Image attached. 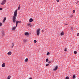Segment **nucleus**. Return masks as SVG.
Returning <instances> with one entry per match:
<instances>
[{"mask_svg":"<svg viewBox=\"0 0 79 79\" xmlns=\"http://www.w3.org/2000/svg\"><path fill=\"white\" fill-rule=\"evenodd\" d=\"M18 9H17L14 12V16L13 17L12 20L13 22L14 23L16 22V17H17V11Z\"/></svg>","mask_w":79,"mask_h":79,"instance_id":"obj_1","label":"nucleus"},{"mask_svg":"<svg viewBox=\"0 0 79 79\" xmlns=\"http://www.w3.org/2000/svg\"><path fill=\"white\" fill-rule=\"evenodd\" d=\"M40 29L39 28L36 31L37 35H39L40 34Z\"/></svg>","mask_w":79,"mask_h":79,"instance_id":"obj_2","label":"nucleus"},{"mask_svg":"<svg viewBox=\"0 0 79 79\" xmlns=\"http://www.w3.org/2000/svg\"><path fill=\"white\" fill-rule=\"evenodd\" d=\"M6 2V0H4L2 2V3L1 4V5H3Z\"/></svg>","mask_w":79,"mask_h":79,"instance_id":"obj_3","label":"nucleus"},{"mask_svg":"<svg viewBox=\"0 0 79 79\" xmlns=\"http://www.w3.org/2000/svg\"><path fill=\"white\" fill-rule=\"evenodd\" d=\"M18 23L21 24V21H16V27L18 26Z\"/></svg>","mask_w":79,"mask_h":79,"instance_id":"obj_4","label":"nucleus"},{"mask_svg":"<svg viewBox=\"0 0 79 79\" xmlns=\"http://www.w3.org/2000/svg\"><path fill=\"white\" fill-rule=\"evenodd\" d=\"M58 68V66H56L55 68L53 69L54 71H56L57 70V69Z\"/></svg>","mask_w":79,"mask_h":79,"instance_id":"obj_5","label":"nucleus"},{"mask_svg":"<svg viewBox=\"0 0 79 79\" xmlns=\"http://www.w3.org/2000/svg\"><path fill=\"white\" fill-rule=\"evenodd\" d=\"M5 66V63H3V64L2 65V68H4Z\"/></svg>","mask_w":79,"mask_h":79,"instance_id":"obj_6","label":"nucleus"},{"mask_svg":"<svg viewBox=\"0 0 79 79\" xmlns=\"http://www.w3.org/2000/svg\"><path fill=\"white\" fill-rule=\"evenodd\" d=\"M64 33L63 31H62L60 33L61 35H64Z\"/></svg>","mask_w":79,"mask_h":79,"instance_id":"obj_7","label":"nucleus"},{"mask_svg":"<svg viewBox=\"0 0 79 79\" xmlns=\"http://www.w3.org/2000/svg\"><path fill=\"white\" fill-rule=\"evenodd\" d=\"M29 22H30V23H32V21H33V19L32 18H31L29 20Z\"/></svg>","mask_w":79,"mask_h":79,"instance_id":"obj_8","label":"nucleus"},{"mask_svg":"<svg viewBox=\"0 0 79 79\" xmlns=\"http://www.w3.org/2000/svg\"><path fill=\"white\" fill-rule=\"evenodd\" d=\"M7 55H11V52H9L7 53Z\"/></svg>","mask_w":79,"mask_h":79,"instance_id":"obj_9","label":"nucleus"},{"mask_svg":"<svg viewBox=\"0 0 79 79\" xmlns=\"http://www.w3.org/2000/svg\"><path fill=\"white\" fill-rule=\"evenodd\" d=\"M25 35H29V33L27 32L25 33Z\"/></svg>","mask_w":79,"mask_h":79,"instance_id":"obj_10","label":"nucleus"},{"mask_svg":"<svg viewBox=\"0 0 79 79\" xmlns=\"http://www.w3.org/2000/svg\"><path fill=\"white\" fill-rule=\"evenodd\" d=\"M16 27H13V28H12V30L13 31H15V29H16Z\"/></svg>","mask_w":79,"mask_h":79,"instance_id":"obj_11","label":"nucleus"},{"mask_svg":"<svg viewBox=\"0 0 79 79\" xmlns=\"http://www.w3.org/2000/svg\"><path fill=\"white\" fill-rule=\"evenodd\" d=\"M12 45L11 46V48H13V47H14V45H15V44H14L13 43H12Z\"/></svg>","mask_w":79,"mask_h":79,"instance_id":"obj_12","label":"nucleus"},{"mask_svg":"<svg viewBox=\"0 0 79 79\" xmlns=\"http://www.w3.org/2000/svg\"><path fill=\"white\" fill-rule=\"evenodd\" d=\"M27 26H30V27H31V26H32V25H31V23H28Z\"/></svg>","mask_w":79,"mask_h":79,"instance_id":"obj_13","label":"nucleus"},{"mask_svg":"<svg viewBox=\"0 0 79 79\" xmlns=\"http://www.w3.org/2000/svg\"><path fill=\"white\" fill-rule=\"evenodd\" d=\"M20 9H21V6L19 5V7H18V10H19Z\"/></svg>","mask_w":79,"mask_h":79,"instance_id":"obj_14","label":"nucleus"},{"mask_svg":"<svg viewBox=\"0 0 79 79\" xmlns=\"http://www.w3.org/2000/svg\"><path fill=\"white\" fill-rule=\"evenodd\" d=\"M11 78V76L10 75H9L8 76V77H7V79H10Z\"/></svg>","mask_w":79,"mask_h":79,"instance_id":"obj_15","label":"nucleus"},{"mask_svg":"<svg viewBox=\"0 0 79 79\" xmlns=\"http://www.w3.org/2000/svg\"><path fill=\"white\" fill-rule=\"evenodd\" d=\"M76 78V75H73V79H75Z\"/></svg>","mask_w":79,"mask_h":79,"instance_id":"obj_16","label":"nucleus"},{"mask_svg":"<svg viewBox=\"0 0 79 79\" xmlns=\"http://www.w3.org/2000/svg\"><path fill=\"white\" fill-rule=\"evenodd\" d=\"M27 61H28V59L26 58L25 59V62H27Z\"/></svg>","mask_w":79,"mask_h":79,"instance_id":"obj_17","label":"nucleus"},{"mask_svg":"<svg viewBox=\"0 0 79 79\" xmlns=\"http://www.w3.org/2000/svg\"><path fill=\"white\" fill-rule=\"evenodd\" d=\"M3 25L2 23L0 22V26H2Z\"/></svg>","mask_w":79,"mask_h":79,"instance_id":"obj_18","label":"nucleus"},{"mask_svg":"<svg viewBox=\"0 0 79 79\" xmlns=\"http://www.w3.org/2000/svg\"><path fill=\"white\" fill-rule=\"evenodd\" d=\"M74 54H77V51H74Z\"/></svg>","mask_w":79,"mask_h":79,"instance_id":"obj_19","label":"nucleus"},{"mask_svg":"<svg viewBox=\"0 0 79 79\" xmlns=\"http://www.w3.org/2000/svg\"><path fill=\"white\" fill-rule=\"evenodd\" d=\"M6 17L4 18L3 20L4 21H6Z\"/></svg>","mask_w":79,"mask_h":79,"instance_id":"obj_20","label":"nucleus"},{"mask_svg":"<svg viewBox=\"0 0 79 79\" xmlns=\"http://www.w3.org/2000/svg\"><path fill=\"white\" fill-rule=\"evenodd\" d=\"M48 59H47L46 60V62H48Z\"/></svg>","mask_w":79,"mask_h":79,"instance_id":"obj_21","label":"nucleus"},{"mask_svg":"<svg viewBox=\"0 0 79 79\" xmlns=\"http://www.w3.org/2000/svg\"><path fill=\"white\" fill-rule=\"evenodd\" d=\"M69 78L68 77H65V79H69Z\"/></svg>","mask_w":79,"mask_h":79,"instance_id":"obj_22","label":"nucleus"},{"mask_svg":"<svg viewBox=\"0 0 79 79\" xmlns=\"http://www.w3.org/2000/svg\"><path fill=\"white\" fill-rule=\"evenodd\" d=\"M47 55H50V52H48Z\"/></svg>","mask_w":79,"mask_h":79,"instance_id":"obj_23","label":"nucleus"},{"mask_svg":"<svg viewBox=\"0 0 79 79\" xmlns=\"http://www.w3.org/2000/svg\"><path fill=\"white\" fill-rule=\"evenodd\" d=\"M27 41L26 40H23L24 42H26Z\"/></svg>","mask_w":79,"mask_h":79,"instance_id":"obj_24","label":"nucleus"},{"mask_svg":"<svg viewBox=\"0 0 79 79\" xmlns=\"http://www.w3.org/2000/svg\"><path fill=\"white\" fill-rule=\"evenodd\" d=\"M64 51L65 52H67V49L66 48H65L64 49Z\"/></svg>","mask_w":79,"mask_h":79,"instance_id":"obj_25","label":"nucleus"},{"mask_svg":"<svg viewBox=\"0 0 79 79\" xmlns=\"http://www.w3.org/2000/svg\"><path fill=\"white\" fill-rule=\"evenodd\" d=\"M34 43H36V42H37V41H36V40H34Z\"/></svg>","mask_w":79,"mask_h":79,"instance_id":"obj_26","label":"nucleus"},{"mask_svg":"<svg viewBox=\"0 0 79 79\" xmlns=\"http://www.w3.org/2000/svg\"><path fill=\"white\" fill-rule=\"evenodd\" d=\"M52 63V61H49L48 62V63Z\"/></svg>","mask_w":79,"mask_h":79,"instance_id":"obj_27","label":"nucleus"},{"mask_svg":"<svg viewBox=\"0 0 79 79\" xmlns=\"http://www.w3.org/2000/svg\"><path fill=\"white\" fill-rule=\"evenodd\" d=\"M46 66H49V64H46Z\"/></svg>","mask_w":79,"mask_h":79,"instance_id":"obj_28","label":"nucleus"},{"mask_svg":"<svg viewBox=\"0 0 79 79\" xmlns=\"http://www.w3.org/2000/svg\"><path fill=\"white\" fill-rule=\"evenodd\" d=\"M3 9L2 8H0V11H1V10H2V9Z\"/></svg>","mask_w":79,"mask_h":79,"instance_id":"obj_29","label":"nucleus"},{"mask_svg":"<svg viewBox=\"0 0 79 79\" xmlns=\"http://www.w3.org/2000/svg\"><path fill=\"white\" fill-rule=\"evenodd\" d=\"M77 36H79V33L77 34Z\"/></svg>","mask_w":79,"mask_h":79,"instance_id":"obj_30","label":"nucleus"},{"mask_svg":"<svg viewBox=\"0 0 79 79\" xmlns=\"http://www.w3.org/2000/svg\"><path fill=\"white\" fill-rule=\"evenodd\" d=\"M56 1L57 2H60V0H56Z\"/></svg>","mask_w":79,"mask_h":79,"instance_id":"obj_31","label":"nucleus"},{"mask_svg":"<svg viewBox=\"0 0 79 79\" xmlns=\"http://www.w3.org/2000/svg\"><path fill=\"white\" fill-rule=\"evenodd\" d=\"M73 13H74L75 12V10H73Z\"/></svg>","mask_w":79,"mask_h":79,"instance_id":"obj_32","label":"nucleus"},{"mask_svg":"<svg viewBox=\"0 0 79 79\" xmlns=\"http://www.w3.org/2000/svg\"><path fill=\"white\" fill-rule=\"evenodd\" d=\"M64 25H67V26L68 25V24H66V23H64Z\"/></svg>","mask_w":79,"mask_h":79,"instance_id":"obj_33","label":"nucleus"},{"mask_svg":"<svg viewBox=\"0 0 79 79\" xmlns=\"http://www.w3.org/2000/svg\"><path fill=\"white\" fill-rule=\"evenodd\" d=\"M42 32H44V30H42Z\"/></svg>","mask_w":79,"mask_h":79,"instance_id":"obj_34","label":"nucleus"},{"mask_svg":"<svg viewBox=\"0 0 79 79\" xmlns=\"http://www.w3.org/2000/svg\"><path fill=\"white\" fill-rule=\"evenodd\" d=\"M3 23H5V21H4V20H3Z\"/></svg>","mask_w":79,"mask_h":79,"instance_id":"obj_35","label":"nucleus"},{"mask_svg":"<svg viewBox=\"0 0 79 79\" xmlns=\"http://www.w3.org/2000/svg\"><path fill=\"white\" fill-rule=\"evenodd\" d=\"M73 28V27H71V29H72Z\"/></svg>","mask_w":79,"mask_h":79,"instance_id":"obj_36","label":"nucleus"},{"mask_svg":"<svg viewBox=\"0 0 79 79\" xmlns=\"http://www.w3.org/2000/svg\"><path fill=\"white\" fill-rule=\"evenodd\" d=\"M72 17H73V16H72Z\"/></svg>","mask_w":79,"mask_h":79,"instance_id":"obj_37","label":"nucleus"}]
</instances>
